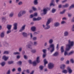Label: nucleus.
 <instances>
[{
	"label": "nucleus",
	"mask_w": 74,
	"mask_h": 74,
	"mask_svg": "<svg viewBox=\"0 0 74 74\" xmlns=\"http://www.w3.org/2000/svg\"><path fill=\"white\" fill-rule=\"evenodd\" d=\"M68 44H67L66 45V47L67 48L66 49V51H69L70 50V49L71 48V47H73V46H74V42L73 41H71L70 40H68Z\"/></svg>",
	"instance_id": "f257e3e1"
},
{
	"label": "nucleus",
	"mask_w": 74,
	"mask_h": 74,
	"mask_svg": "<svg viewBox=\"0 0 74 74\" xmlns=\"http://www.w3.org/2000/svg\"><path fill=\"white\" fill-rule=\"evenodd\" d=\"M51 22V18H49L48 19L47 21L46 22L45 25V30H48L50 29L51 27L49 25L50 24Z\"/></svg>",
	"instance_id": "f03ea898"
},
{
	"label": "nucleus",
	"mask_w": 74,
	"mask_h": 74,
	"mask_svg": "<svg viewBox=\"0 0 74 74\" xmlns=\"http://www.w3.org/2000/svg\"><path fill=\"white\" fill-rule=\"evenodd\" d=\"M51 48V49L50 50V53H52L55 51V45L53 44H51L49 45V47L47 48L48 51L50 50V49Z\"/></svg>",
	"instance_id": "7ed1b4c3"
},
{
	"label": "nucleus",
	"mask_w": 74,
	"mask_h": 74,
	"mask_svg": "<svg viewBox=\"0 0 74 74\" xmlns=\"http://www.w3.org/2000/svg\"><path fill=\"white\" fill-rule=\"evenodd\" d=\"M74 51H71L70 52L67 53V51H65L64 53V56H70V55H72L73 54H74Z\"/></svg>",
	"instance_id": "20e7f679"
},
{
	"label": "nucleus",
	"mask_w": 74,
	"mask_h": 74,
	"mask_svg": "<svg viewBox=\"0 0 74 74\" xmlns=\"http://www.w3.org/2000/svg\"><path fill=\"white\" fill-rule=\"evenodd\" d=\"M54 67V64L52 63H49L48 64V68L49 69L51 70Z\"/></svg>",
	"instance_id": "39448f33"
},
{
	"label": "nucleus",
	"mask_w": 74,
	"mask_h": 74,
	"mask_svg": "<svg viewBox=\"0 0 74 74\" xmlns=\"http://www.w3.org/2000/svg\"><path fill=\"white\" fill-rule=\"evenodd\" d=\"M43 12L41 14V16H43L45 15H46L47 14L48 10L46 8H45L43 9Z\"/></svg>",
	"instance_id": "423d86ee"
},
{
	"label": "nucleus",
	"mask_w": 74,
	"mask_h": 74,
	"mask_svg": "<svg viewBox=\"0 0 74 74\" xmlns=\"http://www.w3.org/2000/svg\"><path fill=\"white\" fill-rule=\"evenodd\" d=\"M13 29L15 30H17V26H18V23H15L13 24Z\"/></svg>",
	"instance_id": "0eeeda50"
},
{
	"label": "nucleus",
	"mask_w": 74,
	"mask_h": 74,
	"mask_svg": "<svg viewBox=\"0 0 74 74\" xmlns=\"http://www.w3.org/2000/svg\"><path fill=\"white\" fill-rule=\"evenodd\" d=\"M67 70L69 74H71L73 72V71L71 70L70 67H67Z\"/></svg>",
	"instance_id": "6e6552de"
},
{
	"label": "nucleus",
	"mask_w": 74,
	"mask_h": 74,
	"mask_svg": "<svg viewBox=\"0 0 74 74\" xmlns=\"http://www.w3.org/2000/svg\"><path fill=\"white\" fill-rule=\"evenodd\" d=\"M26 27V25H24L21 27V28L19 30L20 32H22V31L24 30L25 29V27Z\"/></svg>",
	"instance_id": "1a4fd4ad"
},
{
	"label": "nucleus",
	"mask_w": 74,
	"mask_h": 74,
	"mask_svg": "<svg viewBox=\"0 0 74 74\" xmlns=\"http://www.w3.org/2000/svg\"><path fill=\"white\" fill-rule=\"evenodd\" d=\"M22 34L24 37H27V34L25 32H23Z\"/></svg>",
	"instance_id": "9d476101"
},
{
	"label": "nucleus",
	"mask_w": 74,
	"mask_h": 74,
	"mask_svg": "<svg viewBox=\"0 0 74 74\" xmlns=\"http://www.w3.org/2000/svg\"><path fill=\"white\" fill-rule=\"evenodd\" d=\"M71 8H74V4H72L68 8V10H70Z\"/></svg>",
	"instance_id": "9b49d317"
},
{
	"label": "nucleus",
	"mask_w": 74,
	"mask_h": 74,
	"mask_svg": "<svg viewBox=\"0 0 74 74\" xmlns=\"http://www.w3.org/2000/svg\"><path fill=\"white\" fill-rule=\"evenodd\" d=\"M31 29L32 32H36V27L34 26L32 27Z\"/></svg>",
	"instance_id": "f8f14e48"
},
{
	"label": "nucleus",
	"mask_w": 74,
	"mask_h": 74,
	"mask_svg": "<svg viewBox=\"0 0 74 74\" xmlns=\"http://www.w3.org/2000/svg\"><path fill=\"white\" fill-rule=\"evenodd\" d=\"M26 47L27 49H28V48H29L30 49H32V45L29 44L26 45Z\"/></svg>",
	"instance_id": "ddd939ff"
},
{
	"label": "nucleus",
	"mask_w": 74,
	"mask_h": 74,
	"mask_svg": "<svg viewBox=\"0 0 74 74\" xmlns=\"http://www.w3.org/2000/svg\"><path fill=\"white\" fill-rule=\"evenodd\" d=\"M8 59V57H7L5 56H3L2 57V59H3L5 61H7Z\"/></svg>",
	"instance_id": "4468645a"
},
{
	"label": "nucleus",
	"mask_w": 74,
	"mask_h": 74,
	"mask_svg": "<svg viewBox=\"0 0 74 74\" xmlns=\"http://www.w3.org/2000/svg\"><path fill=\"white\" fill-rule=\"evenodd\" d=\"M33 3L35 5H38V0H34L33 1Z\"/></svg>",
	"instance_id": "2eb2a0df"
},
{
	"label": "nucleus",
	"mask_w": 74,
	"mask_h": 74,
	"mask_svg": "<svg viewBox=\"0 0 74 74\" xmlns=\"http://www.w3.org/2000/svg\"><path fill=\"white\" fill-rule=\"evenodd\" d=\"M12 27V25H7V28L8 30H11V27Z\"/></svg>",
	"instance_id": "dca6fc26"
},
{
	"label": "nucleus",
	"mask_w": 74,
	"mask_h": 74,
	"mask_svg": "<svg viewBox=\"0 0 74 74\" xmlns=\"http://www.w3.org/2000/svg\"><path fill=\"white\" fill-rule=\"evenodd\" d=\"M1 20L2 21V22H3L4 21H6L7 19H6V17L3 16L1 17Z\"/></svg>",
	"instance_id": "f3484780"
},
{
	"label": "nucleus",
	"mask_w": 74,
	"mask_h": 74,
	"mask_svg": "<svg viewBox=\"0 0 74 74\" xmlns=\"http://www.w3.org/2000/svg\"><path fill=\"white\" fill-rule=\"evenodd\" d=\"M22 16H23L22 14V13H21V12L20 11L18 12V18H21V17Z\"/></svg>",
	"instance_id": "a211bd4d"
},
{
	"label": "nucleus",
	"mask_w": 74,
	"mask_h": 74,
	"mask_svg": "<svg viewBox=\"0 0 74 74\" xmlns=\"http://www.w3.org/2000/svg\"><path fill=\"white\" fill-rule=\"evenodd\" d=\"M60 25V23L58 22H56L54 23V26L55 27H58Z\"/></svg>",
	"instance_id": "6ab92c4d"
},
{
	"label": "nucleus",
	"mask_w": 74,
	"mask_h": 74,
	"mask_svg": "<svg viewBox=\"0 0 74 74\" xmlns=\"http://www.w3.org/2000/svg\"><path fill=\"white\" fill-rule=\"evenodd\" d=\"M20 12H21L23 15H25V14H26V10H21L20 11Z\"/></svg>",
	"instance_id": "aec40b11"
},
{
	"label": "nucleus",
	"mask_w": 74,
	"mask_h": 74,
	"mask_svg": "<svg viewBox=\"0 0 74 74\" xmlns=\"http://www.w3.org/2000/svg\"><path fill=\"white\" fill-rule=\"evenodd\" d=\"M62 7L63 8H67L69 7V4L68 3H66L64 5H63Z\"/></svg>",
	"instance_id": "412c9836"
},
{
	"label": "nucleus",
	"mask_w": 74,
	"mask_h": 74,
	"mask_svg": "<svg viewBox=\"0 0 74 74\" xmlns=\"http://www.w3.org/2000/svg\"><path fill=\"white\" fill-rule=\"evenodd\" d=\"M53 39H51L49 40V43L50 44H51L53 43Z\"/></svg>",
	"instance_id": "4be33fe9"
},
{
	"label": "nucleus",
	"mask_w": 74,
	"mask_h": 74,
	"mask_svg": "<svg viewBox=\"0 0 74 74\" xmlns=\"http://www.w3.org/2000/svg\"><path fill=\"white\" fill-rule=\"evenodd\" d=\"M4 33H5V32L4 31H3L1 33L0 35L1 37L3 38V37H4Z\"/></svg>",
	"instance_id": "5701e85b"
},
{
	"label": "nucleus",
	"mask_w": 74,
	"mask_h": 74,
	"mask_svg": "<svg viewBox=\"0 0 74 74\" xmlns=\"http://www.w3.org/2000/svg\"><path fill=\"white\" fill-rule=\"evenodd\" d=\"M65 65L63 64L61 66L60 68L61 69H62V70H64V69H65Z\"/></svg>",
	"instance_id": "b1692460"
},
{
	"label": "nucleus",
	"mask_w": 74,
	"mask_h": 74,
	"mask_svg": "<svg viewBox=\"0 0 74 74\" xmlns=\"http://www.w3.org/2000/svg\"><path fill=\"white\" fill-rule=\"evenodd\" d=\"M1 64L2 67H4L5 65V61H3L1 63Z\"/></svg>",
	"instance_id": "393cba45"
},
{
	"label": "nucleus",
	"mask_w": 74,
	"mask_h": 74,
	"mask_svg": "<svg viewBox=\"0 0 74 74\" xmlns=\"http://www.w3.org/2000/svg\"><path fill=\"white\" fill-rule=\"evenodd\" d=\"M39 33L40 31H38V32H36L35 31L33 34V35L36 36V35H37V34H38Z\"/></svg>",
	"instance_id": "a878e982"
},
{
	"label": "nucleus",
	"mask_w": 74,
	"mask_h": 74,
	"mask_svg": "<svg viewBox=\"0 0 74 74\" xmlns=\"http://www.w3.org/2000/svg\"><path fill=\"white\" fill-rule=\"evenodd\" d=\"M64 47L63 46H62L61 47L60 51L61 53H63V52H64Z\"/></svg>",
	"instance_id": "bb28decb"
},
{
	"label": "nucleus",
	"mask_w": 74,
	"mask_h": 74,
	"mask_svg": "<svg viewBox=\"0 0 74 74\" xmlns=\"http://www.w3.org/2000/svg\"><path fill=\"white\" fill-rule=\"evenodd\" d=\"M58 54H59V53L58 52H55L53 55V56H58Z\"/></svg>",
	"instance_id": "cd10ccee"
},
{
	"label": "nucleus",
	"mask_w": 74,
	"mask_h": 74,
	"mask_svg": "<svg viewBox=\"0 0 74 74\" xmlns=\"http://www.w3.org/2000/svg\"><path fill=\"white\" fill-rule=\"evenodd\" d=\"M69 36V32H68L66 31L64 33V36L65 37H67Z\"/></svg>",
	"instance_id": "c85d7f7f"
},
{
	"label": "nucleus",
	"mask_w": 74,
	"mask_h": 74,
	"mask_svg": "<svg viewBox=\"0 0 74 74\" xmlns=\"http://www.w3.org/2000/svg\"><path fill=\"white\" fill-rule=\"evenodd\" d=\"M56 9L53 8L52 9L51 12L53 13H55V12H56Z\"/></svg>",
	"instance_id": "c756f323"
},
{
	"label": "nucleus",
	"mask_w": 74,
	"mask_h": 74,
	"mask_svg": "<svg viewBox=\"0 0 74 74\" xmlns=\"http://www.w3.org/2000/svg\"><path fill=\"white\" fill-rule=\"evenodd\" d=\"M13 16H14V12H12L9 14V17L10 18H12L13 17Z\"/></svg>",
	"instance_id": "7c9ffc66"
},
{
	"label": "nucleus",
	"mask_w": 74,
	"mask_h": 74,
	"mask_svg": "<svg viewBox=\"0 0 74 74\" xmlns=\"http://www.w3.org/2000/svg\"><path fill=\"white\" fill-rule=\"evenodd\" d=\"M56 5L55 4H54L52 3H50L49 4V6L50 7H52V6H53V7H55Z\"/></svg>",
	"instance_id": "2f4dec72"
},
{
	"label": "nucleus",
	"mask_w": 74,
	"mask_h": 74,
	"mask_svg": "<svg viewBox=\"0 0 74 74\" xmlns=\"http://www.w3.org/2000/svg\"><path fill=\"white\" fill-rule=\"evenodd\" d=\"M32 64L33 66H34V67L36 66V65H37V63H36V62H32Z\"/></svg>",
	"instance_id": "473e14b6"
},
{
	"label": "nucleus",
	"mask_w": 74,
	"mask_h": 74,
	"mask_svg": "<svg viewBox=\"0 0 74 74\" xmlns=\"http://www.w3.org/2000/svg\"><path fill=\"white\" fill-rule=\"evenodd\" d=\"M44 68V66H42V65H40L39 67V69L42 71V70H43V69Z\"/></svg>",
	"instance_id": "72a5a7b5"
},
{
	"label": "nucleus",
	"mask_w": 74,
	"mask_h": 74,
	"mask_svg": "<svg viewBox=\"0 0 74 74\" xmlns=\"http://www.w3.org/2000/svg\"><path fill=\"white\" fill-rule=\"evenodd\" d=\"M38 45V43L36 41H34L33 42V45L34 46H37Z\"/></svg>",
	"instance_id": "f704fd0d"
},
{
	"label": "nucleus",
	"mask_w": 74,
	"mask_h": 74,
	"mask_svg": "<svg viewBox=\"0 0 74 74\" xmlns=\"http://www.w3.org/2000/svg\"><path fill=\"white\" fill-rule=\"evenodd\" d=\"M62 73H64V74H67V71L66 70H64L62 71Z\"/></svg>",
	"instance_id": "c9c22d12"
},
{
	"label": "nucleus",
	"mask_w": 74,
	"mask_h": 74,
	"mask_svg": "<svg viewBox=\"0 0 74 74\" xmlns=\"http://www.w3.org/2000/svg\"><path fill=\"white\" fill-rule=\"evenodd\" d=\"M31 52L33 53H35L36 52V50L35 49H31Z\"/></svg>",
	"instance_id": "e433bc0d"
},
{
	"label": "nucleus",
	"mask_w": 74,
	"mask_h": 74,
	"mask_svg": "<svg viewBox=\"0 0 74 74\" xmlns=\"http://www.w3.org/2000/svg\"><path fill=\"white\" fill-rule=\"evenodd\" d=\"M17 64H19L20 66L22 65V61H20L17 62Z\"/></svg>",
	"instance_id": "4c0bfd02"
},
{
	"label": "nucleus",
	"mask_w": 74,
	"mask_h": 74,
	"mask_svg": "<svg viewBox=\"0 0 74 74\" xmlns=\"http://www.w3.org/2000/svg\"><path fill=\"white\" fill-rule=\"evenodd\" d=\"M13 55H20V53L19 52H16L13 53Z\"/></svg>",
	"instance_id": "58836bf2"
},
{
	"label": "nucleus",
	"mask_w": 74,
	"mask_h": 74,
	"mask_svg": "<svg viewBox=\"0 0 74 74\" xmlns=\"http://www.w3.org/2000/svg\"><path fill=\"white\" fill-rule=\"evenodd\" d=\"M44 63L45 66V65L46 64H48V62L47 61L46 59H45L44 60Z\"/></svg>",
	"instance_id": "ea45409f"
},
{
	"label": "nucleus",
	"mask_w": 74,
	"mask_h": 74,
	"mask_svg": "<svg viewBox=\"0 0 74 74\" xmlns=\"http://www.w3.org/2000/svg\"><path fill=\"white\" fill-rule=\"evenodd\" d=\"M9 52L8 51H5L4 52L3 54H9Z\"/></svg>",
	"instance_id": "a19ab883"
},
{
	"label": "nucleus",
	"mask_w": 74,
	"mask_h": 74,
	"mask_svg": "<svg viewBox=\"0 0 74 74\" xmlns=\"http://www.w3.org/2000/svg\"><path fill=\"white\" fill-rule=\"evenodd\" d=\"M36 62H37V63H39L40 62V60H39V57H38L36 58Z\"/></svg>",
	"instance_id": "79ce46f5"
},
{
	"label": "nucleus",
	"mask_w": 74,
	"mask_h": 74,
	"mask_svg": "<svg viewBox=\"0 0 74 74\" xmlns=\"http://www.w3.org/2000/svg\"><path fill=\"white\" fill-rule=\"evenodd\" d=\"M14 63V61H9L8 62V63L9 64H12Z\"/></svg>",
	"instance_id": "37998d69"
},
{
	"label": "nucleus",
	"mask_w": 74,
	"mask_h": 74,
	"mask_svg": "<svg viewBox=\"0 0 74 74\" xmlns=\"http://www.w3.org/2000/svg\"><path fill=\"white\" fill-rule=\"evenodd\" d=\"M6 74H11V70H8L6 72Z\"/></svg>",
	"instance_id": "c03bdc74"
},
{
	"label": "nucleus",
	"mask_w": 74,
	"mask_h": 74,
	"mask_svg": "<svg viewBox=\"0 0 74 74\" xmlns=\"http://www.w3.org/2000/svg\"><path fill=\"white\" fill-rule=\"evenodd\" d=\"M8 30L6 32V34H8L10 33H11V30Z\"/></svg>",
	"instance_id": "a18cd8bd"
},
{
	"label": "nucleus",
	"mask_w": 74,
	"mask_h": 74,
	"mask_svg": "<svg viewBox=\"0 0 74 74\" xmlns=\"http://www.w3.org/2000/svg\"><path fill=\"white\" fill-rule=\"evenodd\" d=\"M37 39V38L36 37H34L32 38V40H33L34 41H36Z\"/></svg>",
	"instance_id": "49530a36"
},
{
	"label": "nucleus",
	"mask_w": 74,
	"mask_h": 74,
	"mask_svg": "<svg viewBox=\"0 0 74 74\" xmlns=\"http://www.w3.org/2000/svg\"><path fill=\"white\" fill-rule=\"evenodd\" d=\"M7 44H8V43H7V42L4 41L3 42V45L4 46H6L5 45H7Z\"/></svg>",
	"instance_id": "de8ad7c7"
},
{
	"label": "nucleus",
	"mask_w": 74,
	"mask_h": 74,
	"mask_svg": "<svg viewBox=\"0 0 74 74\" xmlns=\"http://www.w3.org/2000/svg\"><path fill=\"white\" fill-rule=\"evenodd\" d=\"M67 14L68 17H70L72 16V14L71 13H68Z\"/></svg>",
	"instance_id": "09e8293b"
},
{
	"label": "nucleus",
	"mask_w": 74,
	"mask_h": 74,
	"mask_svg": "<svg viewBox=\"0 0 74 74\" xmlns=\"http://www.w3.org/2000/svg\"><path fill=\"white\" fill-rule=\"evenodd\" d=\"M42 18L41 17H38L37 18V21H40V20H41Z\"/></svg>",
	"instance_id": "8fccbe9b"
},
{
	"label": "nucleus",
	"mask_w": 74,
	"mask_h": 74,
	"mask_svg": "<svg viewBox=\"0 0 74 74\" xmlns=\"http://www.w3.org/2000/svg\"><path fill=\"white\" fill-rule=\"evenodd\" d=\"M23 4V3H22V2L20 1L18 3V5H22Z\"/></svg>",
	"instance_id": "3c124183"
},
{
	"label": "nucleus",
	"mask_w": 74,
	"mask_h": 74,
	"mask_svg": "<svg viewBox=\"0 0 74 74\" xmlns=\"http://www.w3.org/2000/svg\"><path fill=\"white\" fill-rule=\"evenodd\" d=\"M65 11H66V10H64L62 12H60V14H63L64 13V12H65Z\"/></svg>",
	"instance_id": "603ef678"
},
{
	"label": "nucleus",
	"mask_w": 74,
	"mask_h": 74,
	"mask_svg": "<svg viewBox=\"0 0 74 74\" xmlns=\"http://www.w3.org/2000/svg\"><path fill=\"white\" fill-rule=\"evenodd\" d=\"M71 30L72 32H74V24L73 25V26L72 27Z\"/></svg>",
	"instance_id": "864d4df0"
},
{
	"label": "nucleus",
	"mask_w": 74,
	"mask_h": 74,
	"mask_svg": "<svg viewBox=\"0 0 74 74\" xmlns=\"http://www.w3.org/2000/svg\"><path fill=\"white\" fill-rule=\"evenodd\" d=\"M32 8L34 11H36L37 10V9L34 6Z\"/></svg>",
	"instance_id": "5fc2aeb1"
},
{
	"label": "nucleus",
	"mask_w": 74,
	"mask_h": 74,
	"mask_svg": "<svg viewBox=\"0 0 74 74\" xmlns=\"http://www.w3.org/2000/svg\"><path fill=\"white\" fill-rule=\"evenodd\" d=\"M18 71L19 72H21V68L19 67L18 69Z\"/></svg>",
	"instance_id": "6e6d98bb"
},
{
	"label": "nucleus",
	"mask_w": 74,
	"mask_h": 74,
	"mask_svg": "<svg viewBox=\"0 0 74 74\" xmlns=\"http://www.w3.org/2000/svg\"><path fill=\"white\" fill-rule=\"evenodd\" d=\"M46 51H47V50L46 49H43L42 50V52L44 53H46Z\"/></svg>",
	"instance_id": "4d7b16f0"
},
{
	"label": "nucleus",
	"mask_w": 74,
	"mask_h": 74,
	"mask_svg": "<svg viewBox=\"0 0 74 74\" xmlns=\"http://www.w3.org/2000/svg\"><path fill=\"white\" fill-rule=\"evenodd\" d=\"M33 21H37V18H34L33 20Z\"/></svg>",
	"instance_id": "13d9d810"
},
{
	"label": "nucleus",
	"mask_w": 74,
	"mask_h": 74,
	"mask_svg": "<svg viewBox=\"0 0 74 74\" xmlns=\"http://www.w3.org/2000/svg\"><path fill=\"white\" fill-rule=\"evenodd\" d=\"M66 22L64 21H62L61 22V24H62V25H63L64 24L66 23Z\"/></svg>",
	"instance_id": "bf43d9fd"
},
{
	"label": "nucleus",
	"mask_w": 74,
	"mask_h": 74,
	"mask_svg": "<svg viewBox=\"0 0 74 74\" xmlns=\"http://www.w3.org/2000/svg\"><path fill=\"white\" fill-rule=\"evenodd\" d=\"M33 15H34V16H35V17L37 16V13H34Z\"/></svg>",
	"instance_id": "052dcab7"
},
{
	"label": "nucleus",
	"mask_w": 74,
	"mask_h": 74,
	"mask_svg": "<svg viewBox=\"0 0 74 74\" xmlns=\"http://www.w3.org/2000/svg\"><path fill=\"white\" fill-rule=\"evenodd\" d=\"M12 72H14L16 71V69L15 68H13L12 70Z\"/></svg>",
	"instance_id": "680f3d73"
},
{
	"label": "nucleus",
	"mask_w": 74,
	"mask_h": 74,
	"mask_svg": "<svg viewBox=\"0 0 74 74\" xmlns=\"http://www.w3.org/2000/svg\"><path fill=\"white\" fill-rule=\"evenodd\" d=\"M56 48L57 49V51L58 50V49H59V44H58L57 45Z\"/></svg>",
	"instance_id": "e2e57ef3"
},
{
	"label": "nucleus",
	"mask_w": 74,
	"mask_h": 74,
	"mask_svg": "<svg viewBox=\"0 0 74 74\" xmlns=\"http://www.w3.org/2000/svg\"><path fill=\"white\" fill-rule=\"evenodd\" d=\"M70 61L72 63H73L74 62V60L73 59H71Z\"/></svg>",
	"instance_id": "0e129e2a"
},
{
	"label": "nucleus",
	"mask_w": 74,
	"mask_h": 74,
	"mask_svg": "<svg viewBox=\"0 0 74 74\" xmlns=\"http://www.w3.org/2000/svg\"><path fill=\"white\" fill-rule=\"evenodd\" d=\"M45 57H46V54H43L42 56L43 58H45Z\"/></svg>",
	"instance_id": "69168bd1"
},
{
	"label": "nucleus",
	"mask_w": 74,
	"mask_h": 74,
	"mask_svg": "<svg viewBox=\"0 0 74 74\" xmlns=\"http://www.w3.org/2000/svg\"><path fill=\"white\" fill-rule=\"evenodd\" d=\"M29 64H32L33 62H32V60H29Z\"/></svg>",
	"instance_id": "338daca9"
},
{
	"label": "nucleus",
	"mask_w": 74,
	"mask_h": 74,
	"mask_svg": "<svg viewBox=\"0 0 74 74\" xmlns=\"http://www.w3.org/2000/svg\"><path fill=\"white\" fill-rule=\"evenodd\" d=\"M71 22H74V17H73V18L71 20Z\"/></svg>",
	"instance_id": "774afa93"
}]
</instances>
